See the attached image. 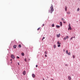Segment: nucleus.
Instances as JSON below:
<instances>
[{"label":"nucleus","mask_w":80,"mask_h":80,"mask_svg":"<svg viewBox=\"0 0 80 80\" xmlns=\"http://www.w3.org/2000/svg\"><path fill=\"white\" fill-rule=\"evenodd\" d=\"M50 9H51V10H49V12L51 13H52V12L54 11V9H53V7L52 6H52L50 7Z\"/></svg>","instance_id":"1"},{"label":"nucleus","mask_w":80,"mask_h":80,"mask_svg":"<svg viewBox=\"0 0 80 80\" xmlns=\"http://www.w3.org/2000/svg\"><path fill=\"white\" fill-rule=\"evenodd\" d=\"M68 26H69L68 30H72V28L70 26V24H69Z\"/></svg>","instance_id":"2"},{"label":"nucleus","mask_w":80,"mask_h":80,"mask_svg":"<svg viewBox=\"0 0 80 80\" xmlns=\"http://www.w3.org/2000/svg\"><path fill=\"white\" fill-rule=\"evenodd\" d=\"M11 58H15V56H14V55L13 54H12L11 55Z\"/></svg>","instance_id":"3"},{"label":"nucleus","mask_w":80,"mask_h":80,"mask_svg":"<svg viewBox=\"0 0 80 80\" xmlns=\"http://www.w3.org/2000/svg\"><path fill=\"white\" fill-rule=\"evenodd\" d=\"M60 34H57V37H60Z\"/></svg>","instance_id":"4"},{"label":"nucleus","mask_w":80,"mask_h":80,"mask_svg":"<svg viewBox=\"0 0 80 80\" xmlns=\"http://www.w3.org/2000/svg\"><path fill=\"white\" fill-rule=\"evenodd\" d=\"M22 73L23 74V75H25V74H26V72H25V71H24Z\"/></svg>","instance_id":"5"},{"label":"nucleus","mask_w":80,"mask_h":80,"mask_svg":"<svg viewBox=\"0 0 80 80\" xmlns=\"http://www.w3.org/2000/svg\"><path fill=\"white\" fill-rule=\"evenodd\" d=\"M32 75L33 78H35V74H33Z\"/></svg>","instance_id":"6"},{"label":"nucleus","mask_w":80,"mask_h":80,"mask_svg":"<svg viewBox=\"0 0 80 80\" xmlns=\"http://www.w3.org/2000/svg\"><path fill=\"white\" fill-rule=\"evenodd\" d=\"M60 26H62V22H60Z\"/></svg>","instance_id":"7"},{"label":"nucleus","mask_w":80,"mask_h":80,"mask_svg":"<svg viewBox=\"0 0 80 80\" xmlns=\"http://www.w3.org/2000/svg\"><path fill=\"white\" fill-rule=\"evenodd\" d=\"M13 47L14 48H16L17 47V46H16V45H14L13 46Z\"/></svg>","instance_id":"8"},{"label":"nucleus","mask_w":80,"mask_h":80,"mask_svg":"<svg viewBox=\"0 0 80 80\" xmlns=\"http://www.w3.org/2000/svg\"><path fill=\"white\" fill-rule=\"evenodd\" d=\"M71 77H70V76H69L68 77V79L69 80H71Z\"/></svg>","instance_id":"9"},{"label":"nucleus","mask_w":80,"mask_h":80,"mask_svg":"<svg viewBox=\"0 0 80 80\" xmlns=\"http://www.w3.org/2000/svg\"><path fill=\"white\" fill-rule=\"evenodd\" d=\"M18 47L19 48H21V47H22V46H21V45L19 44L18 45Z\"/></svg>","instance_id":"10"},{"label":"nucleus","mask_w":80,"mask_h":80,"mask_svg":"<svg viewBox=\"0 0 80 80\" xmlns=\"http://www.w3.org/2000/svg\"><path fill=\"white\" fill-rule=\"evenodd\" d=\"M65 10L66 11H67V6L65 7Z\"/></svg>","instance_id":"11"},{"label":"nucleus","mask_w":80,"mask_h":80,"mask_svg":"<svg viewBox=\"0 0 80 80\" xmlns=\"http://www.w3.org/2000/svg\"><path fill=\"white\" fill-rule=\"evenodd\" d=\"M52 27H55V26L54 25V24H52Z\"/></svg>","instance_id":"12"},{"label":"nucleus","mask_w":80,"mask_h":80,"mask_svg":"<svg viewBox=\"0 0 80 80\" xmlns=\"http://www.w3.org/2000/svg\"><path fill=\"white\" fill-rule=\"evenodd\" d=\"M57 44H58V45H59V44H61V43H60L59 42V41H58L57 42Z\"/></svg>","instance_id":"13"},{"label":"nucleus","mask_w":80,"mask_h":80,"mask_svg":"<svg viewBox=\"0 0 80 80\" xmlns=\"http://www.w3.org/2000/svg\"><path fill=\"white\" fill-rule=\"evenodd\" d=\"M56 27L57 28H60V26L56 25Z\"/></svg>","instance_id":"14"},{"label":"nucleus","mask_w":80,"mask_h":80,"mask_svg":"<svg viewBox=\"0 0 80 80\" xmlns=\"http://www.w3.org/2000/svg\"><path fill=\"white\" fill-rule=\"evenodd\" d=\"M21 54L22 56H24V53L23 52Z\"/></svg>","instance_id":"15"},{"label":"nucleus","mask_w":80,"mask_h":80,"mask_svg":"<svg viewBox=\"0 0 80 80\" xmlns=\"http://www.w3.org/2000/svg\"><path fill=\"white\" fill-rule=\"evenodd\" d=\"M72 57L73 58H75V56L74 55H72Z\"/></svg>","instance_id":"16"},{"label":"nucleus","mask_w":80,"mask_h":80,"mask_svg":"<svg viewBox=\"0 0 80 80\" xmlns=\"http://www.w3.org/2000/svg\"><path fill=\"white\" fill-rule=\"evenodd\" d=\"M79 10H80V8H78L77 10V11H78V12Z\"/></svg>","instance_id":"17"},{"label":"nucleus","mask_w":80,"mask_h":80,"mask_svg":"<svg viewBox=\"0 0 80 80\" xmlns=\"http://www.w3.org/2000/svg\"><path fill=\"white\" fill-rule=\"evenodd\" d=\"M68 37H68V36H67L66 37V38H68Z\"/></svg>","instance_id":"18"},{"label":"nucleus","mask_w":80,"mask_h":80,"mask_svg":"<svg viewBox=\"0 0 80 80\" xmlns=\"http://www.w3.org/2000/svg\"><path fill=\"white\" fill-rule=\"evenodd\" d=\"M68 14H70V12H67Z\"/></svg>","instance_id":"19"},{"label":"nucleus","mask_w":80,"mask_h":80,"mask_svg":"<svg viewBox=\"0 0 80 80\" xmlns=\"http://www.w3.org/2000/svg\"><path fill=\"white\" fill-rule=\"evenodd\" d=\"M66 53H67H67H68V50H67L66 52Z\"/></svg>","instance_id":"20"},{"label":"nucleus","mask_w":80,"mask_h":80,"mask_svg":"<svg viewBox=\"0 0 80 80\" xmlns=\"http://www.w3.org/2000/svg\"><path fill=\"white\" fill-rule=\"evenodd\" d=\"M62 21H64V20H65V19H63V18H62Z\"/></svg>","instance_id":"21"},{"label":"nucleus","mask_w":80,"mask_h":80,"mask_svg":"<svg viewBox=\"0 0 80 80\" xmlns=\"http://www.w3.org/2000/svg\"><path fill=\"white\" fill-rule=\"evenodd\" d=\"M68 53V55H70V52H69Z\"/></svg>","instance_id":"22"},{"label":"nucleus","mask_w":80,"mask_h":80,"mask_svg":"<svg viewBox=\"0 0 80 80\" xmlns=\"http://www.w3.org/2000/svg\"><path fill=\"white\" fill-rule=\"evenodd\" d=\"M40 28H39L38 29H37V30H40Z\"/></svg>","instance_id":"23"},{"label":"nucleus","mask_w":80,"mask_h":80,"mask_svg":"<svg viewBox=\"0 0 80 80\" xmlns=\"http://www.w3.org/2000/svg\"><path fill=\"white\" fill-rule=\"evenodd\" d=\"M58 47H60V44L58 45Z\"/></svg>","instance_id":"24"},{"label":"nucleus","mask_w":80,"mask_h":80,"mask_svg":"<svg viewBox=\"0 0 80 80\" xmlns=\"http://www.w3.org/2000/svg\"><path fill=\"white\" fill-rule=\"evenodd\" d=\"M54 48H56V45H54Z\"/></svg>","instance_id":"25"},{"label":"nucleus","mask_w":80,"mask_h":80,"mask_svg":"<svg viewBox=\"0 0 80 80\" xmlns=\"http://www.w3.org/2000/svg\"><path fill=\"white\" fill-rule=\"evenodd\" d=\"M44 53L45 54H47V52L45 51Z\"/></svg>","instance_id":"26"},{"label":"nucleus","mask_w":80,"mask_h":80,"mask_svg":"<svg viewBox=\"0 0 80 80\" xmlns=\"http://www.w3.org/2000/svg\"><path fill=\"white\" fill-rule=\"evenodd\" d=\"M43 39H45V38L44 37H43V38H42V40L43 41Z\"/></svg>","instance_id":"27"},{"label":"nucleus","mask_w":80,"mask_h":80,"mask_svg":"<svg viewBox=\"0 0 80 80\" xmlns=\"http://www.w3.org/2000/svg\"><path fill=\"white\" fill-rule=\"evenodd\" d=\"M73 37H72L70 39V40H72V39H73Z\"/></svg>","instance_id":"28"},{"label":"nucleus","mask_w":80,"mask_h":80,"mask_svg":"<svg viewBox=\"0 0 80 80\" xmlns=\"http://www.w3.org/2000/svg\"><path fill=\"white\" fill-rule=\"evenodd\" d=\"M67 39V38H64V40H66V39Z\"/></svg>","instance_id":"29"},{"label":"nucleus","mask_w":80,"mask_h":80,"mask_svg":"<svg viewBox=\"0 0 80 80\" xmlns=\"http://www.w3.org/2000/svg\"><path fill=\"white\" fill-rule=\"evenodd\" d=\"M17 58H20V57H18V56H17Z\"/></svg>","instance_id":"30"},{"label":"nucleus","mask_w":80,"mask_h":80,"mask_svg":"<svg viewBox=\"0 0 80 80\" xmlns=\"http://www.w3.org/2000/svg\"><path fill=\"white\" fill-rule=\"evenodd\" d=\"M25 62H27V59H26V58H25Z\"/></svg>","instance_id":"31"},{"label":"nucleus","mask_w":80,"mask_h":80,"mask_svg":"<svg viewBox=\"0 0 80 80\" xmlns=\"http://www.w3.org/2000/svg\"><path fill=\"white\" fill-rule=\"evenodd\" d=\"M12 59H10V61H11V62H12Z\"/></svg>","instance_id":"32"},{"label":"nucleus","mask_w":80,"mask_h":80,"mask_svg":"<svg viewBox=\"0 0 80 80\" xmlns=\"http://www.w3.org/2000/svg\"><path fill=\"white\" fill-rule=\"evenodd\" d=\"M45 57H47V55H45Z\"/></svg>","instance_id":"33"},{"label":"nucleus","mask_w":80,"mask_h":80,"mask_svg":"<svg viewBox=\"0 0 80 80\" xmlns=\"http://www.w3.org/2000/svg\"><path fill=\"white\" fill-rule=\"evenodd\" d=\"M18 65H20V64H19V62H18Z\"/></svg>","instance_id":"34"},{"label":"nucleus","mask_w":80,"mask_h":80,"mask_svg":"<svg viewBox=\"0 0 80 80\" xmlns=\"http://www.w3.org/2000/svg\"><path fill=\"white\" fill-rule=\"evenodd\" d=\"M36 67H38V65H36Z\"/></svg>","instance_id":"35"},{"label":"nucleus","mask_w":80,"mask_h":80,"mask_svg":"<svg viewBox=\"0 0 80 80\" xmlns=\"http://www.w3.org/2000/svg\"><path fill=\"white\" fill-rule=\"evenodd\" d=\"M44 25H45V24H43V25H42L43 27V26H44Z\"/></svg>","instance_id":"36"},{"label":"nucleus","mask_w":80,"mask_h":80,"mask_svg":"<svg viewBox=\"0 0 80 80\" xmlns=\"http://www.w3.org/2000/svg\"><path fill=\"white\" fill-rule=\"evenodd\" d=\"M65 66H68V65H67V64H66V65H65Z\"/></svg>","instance_id":"37"},{"label":"nucleus","mask_w":80,"mask_h":80,"mask_svg":"<svg viewBox=\"0 0 80 80\" xmlns=\"http://www.w3.org/2000/svg\"><path fill=\"white\" fill-rule=\"evenodd\" d=\"M63 22L64 23H66V22Z\"/></svg>","instance_id":"38"},{"label":"nucleus","mask_w":80,"mask_h":80,"mask_svg":"<svg viewBox=\"0 0 80 80\" xmlns=\"http://www.w3.org/2000/svg\"><path fill=\"white\" fill-rule=\"evenodd\" d=\"M10 63H12V61H11V62H10Z\"/></svg>","instance_id":"39"},{"label":"nucleus","mask_w":80,"mask_h":80,"mask_svg":"<svg viewBox=\"0 0 80 80\" xmlns=\"http://www.w3.org/2000/svg\"><path fill=\"white\" fill-rule=\"evenodd\" d=\"M63 51H64V52H65V49H63Z\"/></svg>","instance_id":"40"},{"label":"nucleus","mask_w":80,"mask_h":80,"mask_svg":"<svg viewBox=\"0 0 80 80\" xmlns=\"http://www.w3.org/2000/svg\"><path fill=\"white\" fill-rule=\"evenodd\" d=\"M73 38H75V37H73Z\"/></svg>","instance_id":"41"},{"label":"nucleus","mask_w":80,"mask_h":80,"mask_svg":"<svg viewBox=\"0 0 80 80\" xmlns=\"http://www.w3.org/2000/svg\"><path fill=\"white\" fill-rule=\"evenodd\" d=\"M43 80H45V79H44V78H43Z\"/></svg>","instance_id":"42"},{"label":"nucleus","mask_w":80,"mask_h":80,"mask_svg":"<svg viewBox=\"0 0 80 80\" xmlns=\"http://www.w3.org/2000/svg\"><path fill=\"white\" fill-rule=\"evenodd\" d=\"M51 80H53V79H51Z\"/></svg>","instance_id":"43"}]
</instances>
